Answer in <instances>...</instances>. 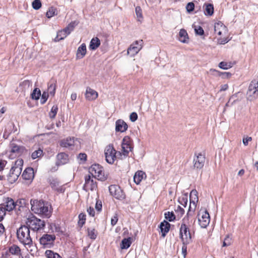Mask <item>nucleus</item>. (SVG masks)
Wrapping results in <instances>:
<instances>
[{
	"label": "nucleus",
	"mask_w": 258,
	"mask_h": 258,
	"mask_svg": "<svg viewBox=\"0 0 258 258\" xmlns=\"http://www.w3.org/2000/svg\"><path fill=\"white\" fill-rule=\"evenodd\" d=\"M31 210L35 214L48 218L51 215L49 205L41 200H31L30 201Z\"/></svg>",
	"instance_id": "nucleus-1"
},
{
	"label": "nucleus",
	"mask_w": 258,
	"mask_h": 258,
	"mask_svg": "<svg viewBox=\"0 0 258 258\" xmlns=\"http://www.w3.org/2000/svg\"><path fill=\"white\" fill-rule=\"evenodd\" d=\"M30 229L28 226L22 225L17 230V237L19 241L24 245L30 247L32 245V239Z\"/></svg>",
	"instance_id": "nucleus-2"
},
{
	"label": "nucleus",
	"mask_w": 258,
	"mask_h": 258,
	"mask_svg": "<svg viewBox=\"0 0 258 258\" xmlns=\"http://www.w3.org/2000/svg\"><path fill=\"white\" fill-rule=\"evenodd\" d=\"M23 165V160L19 159L15 161V164L12 167L8 176V180L11 183L15 182L20 176Z\"/></svg>",
	"instance_id": "nucleus-3"
},
{
	"label": "nucleus",
	"mask_w": 258,
	"mask_h": 258,
	"mask_svg": "<svg viewBox=\"0 0 258 258\" xmlns=\"http://www.w3.org/2000/svg\"><path fill=\"white\" fill-rule=\"evenodd\" d=\"M26 225L33 231H38L44 229L45 226L44 221L32 216L27 219Z\"/></svg>",
	"instance_id": "nucleus-4"
},
{
	"label": "nucleus",
	"mask_w": 258,
	"mask_h": 258,
	"mask_svg": "<svg viewBox=\"0 0 258 258\" xmlns=\"http://www.w3.org/2000/svg\"><path fill=\"white\" fill-rule=\"evenodd\" d=\"M247 98L253 101L258 97V80H253L250 83L247 91Z\"/></svg>",
	"instance_id": "nucleus-5"
},
{
	"label": "nucleus",
	"mask_w": 258,
	"mask_h": 258,
	"mask_svg": "<svg viewBox=\"0 0 258 258\" xmlns=\"http://www.w3.org/2000/svg\"><path fill=\"white\" fill-rule=\"evenodd\" d=\"M89 173L92 176L97 178L98 180H105V176L103 167L99 164H93L89 169Z\"/></svg>",
	"instance_id": "nucleus-6"
},
{
	"label": "nucleus",
	"mask_w": 258,
	"mask_h": 258,
	"mask_svg": "<svg viewBox=\"0 0 258 258\" xmlns=\"http://www.w3.org/2000/svg\"><path fill=\"white\" fill-rule=\"evenodd\" d=\"M54 234H44L39 239L40 244L44 248H50L52 247L55 240Z\"/></svg>",
	"instance_id": "nucleus-7"
},
{
	"label": "nucleus",
	"mask_w": 258,
	"mask_h": 258,
	"mask_svg": "<svg viewBox=\"0 0 258 258\" xmlns=\"http://www.w3.org/2000/svg\"><path fill=\"white\" fill-rule=\"evenodd\" d=\"M180 237L182 243H190L192 241L191 233L186 225L182 223L179 229Z\"/></svg>",
	"instance_id": "nucleus-8"
},
{
	"label": "nucleus",
	"mask_w": 258,
	"mask_h": 258,
	"mask_svg": "<svg viewBox=\"0 0 258 258\" xmlns=\"http://www.w3.org/2000/svg\"><path fill=\"white\" fill-rule=\"evenodd\" d=\"M117 151L115 150L112 144L107 145L104 150L105 159L109 164H113L116 159V154Z\"/></svg>",
	"instance_id": "nucleus-9"
},
{
	"label": "nucleus",
	"mask_w": 258,
	"mask_h": 258,
	"mask_svg": "<svg viewBox=\"0 0 258 258\" xmlns=\"http://www.w3.org/2000/svg\"><path fill=\"white\" fill-rule=\"evenodd\" d=\"M206 157L202 153H195L193 159L194 167L196 169H201L204 166Z\"/></svg>",
	"instance_id": "nucleus-10"
},
{
	"label": "nucleus",
	"mask_w": 258,
	"mask_h": 258,
	"mask_svg": "<svg viewBox=\"0 0 258 258\" xmlns=\"http://www.w3.org/2000/svg\"><path fill=\"white\" fill-rule=\"evenodd\" d=\"M143 44V40L136 41L127 49V53L131 56H134L142 49Z\"/></svg>",
	"instance_id": "nucleus-11"
},
{
	"label": "nucleus",
	"mask_w": 258,
	"mask_h": 258,
	"mask_svg": "<svg viewBox=\"0 0 258 258\" xmlns=\"http://www.w3.org/2000/svg\"><path fill=\"white\" fill-rule=\"evenodd\" d=\"M122 152L124 156H127L130 151H132L133 147L131 143V138L128 136H125L121 144Z\"/></svg>",
	"instance_id": "nucleus-12"
},
{
	"label": "nucleus",
	"mask_w": 258,
	"mask_h": 258,
	"mask_svg": "<svg viewBox=\"0 0 258 258\" xmlns=\"http://www.w3.org/2000/svg\"><path fill=\"white\" fill-rule=\"evenodd\" d=\"M198 221L202 228H206L209 224L210 218L209 213L207 210L202 212L198 214Z\"/></svg>",
	"instance_id": "nucleus-13"
},
{
	"label": "nucleus",
	"mask_w": 258,
	"mask_h": 258,
	"mask_svg": "<svg viewBox=\"0 0 258 258\" xmlns=\"http://www.w3.org/2000/svg\"><path fill=\"white\" fill-rule=\"evenodd\" d=\"M109 191L111 196L116 199L122 200L124 198V194L119 186L116 185H111L109 186Z\"/></svg>",
	"instance_id": "nucleus-14"
},
{
	"label": "nucleus",
	"mask_w": 258,
	"mask_h": 258,
	"mask_svg": "<svg viewBox=\"0 0 258 258\" xmlns=\"http://www.w3.org/2000/svg\"><path fill=\"white\" fill-rule=\"evenodd\" d=\"M48 181L51 188L54 190L60 192H64V188L63 186H60V182L57 178L50 177L48 179Z\"/></svg>",
	"instance_id": "nucleus-15"
},
{
	"label": "nucleus",
	"mask_w": 258,
	"mask_h": 258,
	"mask_svg": "<svg viewBox=\"0 0 258 258\" xmlns=\"http://www.w3.org/2000/svg\"><path fill=\"white\" fill-rule=\"evenodd\" d=\"M214 32L219 36H224L227 34V29L222 23L218 22L215 24Z\"/></svg>",
	"instance_id": "nucleus-16"
},
{
	"label": "nucleus",
	"mask_w": 258,
	"mask_h": 258,
	"mask_svg": "<svg viewBox=\"0 0 258 258\" xmlns=\"http://www.w3.org/2000/svg\"><path fill=\"white\" fill-rule=\"evenodd\" d=\"M85 182L84 187L88 190H93L97 188V183L91 178L90 175H87L85 178Z\"/></svg>",
	"instance_id": "nucleus-17"
},
{
	"label": "nucleus",
	"mask_w": 258,
	"mask_h": 258,
	"mask_svg": "<svg viewBox=\"0 0 258 258\" xmlns=\"http://www.w3.org/2000/svg\"><path fill=\"white\" fill-rule=\"evenodd\" d=\"M18 204V202L15 203L14 200L11 198H7L4 200V203L1 205H3L5 207V209L7 211H11L14 210Z\"/></svg>",
	"instance_id": "nucleus-18"
},
{
	"label": "nucleus",
	"mask_w": 258,
	"mask_h": 258,
	"mask_svg": "<svg viewBox=\"0 0 258 258\" xmlns=\"http://www.w3.org/2000/svg\"><path fill=\"white\" fill-rule=\"evenodd\" d=\"M198 202V192L196 190H192L190 194V205L187 215L189 214L192 208L191 204L194 205V209H196V203Z\"/></svg>",
	"instance_id": "nucleus-19"
},
{
	"label": "nucleus",
	"mask_w": 258,
	"mask_h": 258,
	"mask_svg": "<svg viewBox=\"0 0 258 258\" xmlns=\"http://www.w3.org/2000/svg\"><path fill=\"white\" fill-rule=\"evenodd\" d=\"M26 151L24 146H18L15 144H11V153L15 154V156H20Z\"/></svg>",
	"instance_id": "nucleus-20"
},
{
	"label": "nucleus",
	"mask_w": 258,
	"mask_h": 258,
	"mask_svg": "<svg viewBox=\"0 0 258 258\" xmlns=\"http://www.w3.org/2000/svg\"><path fill=\"white\" fill-rule=\"evenodd\" d=\"M98 93L95 90L89 87H87L85 97L87 100L89 101L94 100L98 97Z\"/></svg>",
	"instance_id": "nucleus-21"
},
{
	"label": "nucleus",
	"mask_w": 258,
	"mask_h": 258,
	"mask_svg": "<svg viewBox=\"0 0 258 258\" xmlns=\"http://www.w3.org/2000/svg\"><path fill=\"white\" fill-rule=\"evenodd\" d=\"M68 155L64 153H60L57 155L56 164L57 166L64 165L69 162Z\"/></svg>",
	"instance_id": "nucleus-22"
},
{
	"label": "nucleus",
	"mask_w": 258,
	"mask_h": 258,
	"mask_svg": "<svg viewBox=\"0 0 258 258\" xmlns=\"http://www.w3.org/2000/svg\"><path fill=\"white\" fill-rule=\"evenodd\" d=\"M128 126L123 120L118 119L115 122V131L116 132H124L127 129Z\"/></svg>",
	"instance_id": "nucleus-23"
},
{
	"label": "nucleus",
	"mask_w": 258,
	"mask_h": 258,
	"mask_svg": "<svg viewBox=\"0 0 258 258\" xmlns=\"http://www.w3.org/2000/svg\"><path fill=\"white\" fill-rule=\"evenodd\" d=\"M22 177L25 180H32L34 177L33 169L31 167L26 168L22 174Z\"/></svg>",
	"instance_id": "nucleus-24"
},
{
	"label": "nucleus",
	"mask_w": 258,
	"mask_h": 258,
	"mask_svg": "<svg viewBox=\"0 0 258 258\" xmlns=\"http://www.w3.org/2000/svg\"><path fill=\"white\" fill-rule=\"evenodd\" d=\"M170 224L166 220H164L160 224V229L162 233V236L164 237L169 231Z\"/></svg>",
	"instance_id": "nucleus-25"
},
{
	"label": "nucleus",
	"mask_w": 258,
	"mask_h": 258,
	"mask_svg": "<svg viewBox=\"0 0 258 258\" xmlns=\"http://www.w3.org/2000/svg\"><path fill=\"white\" fill-rule=\"evenodd\" d=\"M146 177V174L144 172L141 170L137 171L134 176V182L138 184L141 181Z\"/></svg>",
	"instance_id": "nucleus-26"
},
{
	"label": "nucleus",
	"mask_w": 258,
	"mask_h": 258,
	"mask_svg": "<svg viewBox=\"0 0 258 258\" xmlns=\"http://www.w3.org/2000/svg\"><path fill=\"white\" fill-rule=\"evenodd\" d=\"M75 139L74 138H67L61 141L60 143V146L65 148L70 147L74 145Z\"/></svg>",
	"instance_id": "nucleus-27"
},
{
	"label": "nucleus",
	"mask_w": 258,
	"mask_h": 258,
	"mask_svg": "<svg viewBox=\"0 0 258 258\" xmlns=\"http://www.w3.org/2000/svg\"><path fill=\"white\" fill-rule=\"evenodd\" d=\"M86 53V46L85 43H83L79 46L77 51L76 57L78 59L82 58Z\"/></svg>",
	"instance_id": "nucleus-28"
},
{
	"label": "nucleus",
	"mask_w": 258,
	"mask_h": 258,
	"mask_svg": "<svg viewBox=\"0 0 258 258\" xmlns=\"http://www.w3.org/2000/svg\"><path fill=\"white\" fill-rule=\"evenodd\" d=\"M56 81L55 80H51L48 84V93L52 96H54L56 90Z\"/></svg>",
	"instance_id": "nucleus-29"
},
{
	"label": "nucleus",
	"mask_w": 258,
	"mask_h": 258,
	"mask_svg": "<svg viewBox=\"0 0 258 258\" xmlns=\"http://www.w3.org/2000/svg\"><path fill=\"white\" fill-rule=\"evenodd\" d=\"M100 45V41L98 37L93 38L90 43L89 49L90 50H96Z\"/></svg>",
	"instance_id": "nucleus-30"
},
{
	"label": "nucleus",
	"mask_w": 258,
	"mask_h": 258,
	"mask_svg": "<svg viewBox=\"0 0 258 258\" xmlns=\"http://www.w3.org/2000/svg\"><path fill=\"white\" fill-rule=\"evenodd\" d=\"M188 39V34L184 29H180L179 32L178 40L182 43H186Z\"/></svg>",
	"instance_id": "nucleus-31"
},
{
	"label": "nucleus",
	"mask_w": 258,
	"mask_h": 258,
	"mask_svg": "<svg viewBox=\"0 0 258 258\" xmlns=\"http://www.w3.org/2000/svg\"><path fill=\"white\" fill-rule=\"evenodd\" d=\"M204 13L206 16H212L214 13V7L211 4H205L203 6Z\"/></svg>",
	"instance_id": "nucleus-32"
},
{
	"label": "nucleus",
	"mask_w": 258,
	"mask_h": 258,
	"mask_svg": "<svg viewBox=\"0 0 258 258\" xmlns=\"http://www.w3.org/2000/svg\"><path fill=\"white\" fill-rule=\"evenodd\" d=\"M131 238L128 237L127 238H124L122 240L120 243V247L121 249H127L131 245Z\"/></svg>",
	"instance_id": "nucleus-33"
},
{
	"label": "nucleus",
	"mask_w": 258,
	"mask_h": 258,
	"mask_svg": "<svg viewBox=\"0 0 258 258\" xmlns=\"http://www.w3.org/2000/svg\"><path fill=\"white\" fill-rule=\"evenodd\" d=\"M77 25V23L75 21L72 22L63 30L68 35H69Z\"/></svg>",
	"instance_id": "nucleus-34"
},
{
	"label": "nucleus",
	"mask_w": 258,
	"mask_h": 258,
	"mask_svg": "<svg viewBox=\"0 0 258 258\" xmlns=\"http://www.w3.org/2000/svg\"><path fill=\"white\" fill-rule=\"evenodd\" d=\"M45 255L47 258H62L58 253L51 250H46Z\"/></svg>",
	"instance_id": "nucleus-35"
},
{
	"label": "nucleus",
	"mask_w": 258,
	"mask_h": 258,
	"mask_svg": "<svg viewBox=\"0 0 258 258\" xmlns=\"http://www.w3.org/2000/svg\"><path fill=\"white\" fill-rule=\"evenodd\" d=\"M68 35L66 32H65L63 30L59 31L56 35V37L54 38V41L55 42L59 41L63 39L64 38H66Z\"/></svg>",
	"instance_id": "nucleus-36"
},
{
	"label": "nucleus",
	"mask_w": 258,
	"mask_h": 258,
	"mask_svg": "<svg viewBox=\"0 0 258 258\" xmlns=\"http://www.w3.org/2000/svg\"><path fill=\"white\" fill-rule=\"evenodd\" d=\"M88 236L92 240H95L97 236L98 232L94 228H88L87 229Z\"/></svg>",
	"instance_id": "nucleus-37"
},
{
	"label": "nucleus",
	"mask_w": 258,
	"mask_h": 258,
	"mask_svg": "<svg viewBox=\"0 0 258 258\" xmlns=\"http://www.w3.org/2000/svg\"><path fill=\"white\" fill-rule=\"evenodd\" d=\"M234 63L232 62L221 61L219 63V67L223 70H227L233 67Z\"/></svg>",
	"instance_id": "nucleus-38"
},
{
	"label": "nucleus",
	"mask_w": 258,
	"mask_h": 258,
	"mask_svg": "<svg viewBox=\"0 0 258 258\" xmlns=\"http://www.w3.org/2000/svg\"><path fill=\"white\" fill-rule=\"evenodd\" d=\"M31 98L34 100H38L41 96V91L38 88H35L31 93Z\"/></svg>",
	"instance_id": "nucleus-39"
},
{
	"label": "nucleus",
	"mask_w": 258,
	"mask_h": 258,
	"mask_svg": "<svg viewBox=\"0 0 258 258\" xmlns=\"http://www.w3.org/2000/svg\"><path fill=\"white\" fill-rule=\"evenodd\" d=\"M9 252L12 254H18L20 251V248L16 245H13L9 249Z\"/></svg>",
	"instance_id": "nucleus-40"
},
{
	"label": "nucleus",
	"mask_w": 258,
	"mask_h": 258,
	"mask_svg": "<svg viewBox=\"0 0 258 258\" xmlns=\"http://www.w3.org/2000/svg\"><path fill=\"white\" fill-rule=\"evenodd\" d=\"M43 153V150L40 148H39L38 150L34 151L32 153L31 157L33 159H35L42 156Z\"/></svg>",
	"instance_id": "nucleus-41"
},
{
	"label": "nucleus",
	"mask_w": 258,
	"mask_h": 258,
	"mask_svg": "<svg viewBox=\"0 0 258 258\" xmlns=\"http://www.w3.org/2000/svg\"><path fill=\"white\" fill-rule=\"evenodd\" d=\"M165 218L171 222L175 219V216L173 212H167L164 214Z\"/></svg>",
	"instance_id": "nucleus-42"
},
{
	"label": "nucleus",
	"mask_w": 258,
	"mask_h": 258,
	"mask_svg": "<svg viewBox=\"0 0 258 258\" xmlns=\"http://www.w3.org/2000/svg\"><path fill=\"white\" fill-rule=\"evenodd\" d=\"M56 15H57L56 10L53 7L50 8L46 14V16L48 18H50Z\"/></svg>",
	"instance_id": "nucleus-43"
},
{
	"label": "nucleus",
	"mask_w": 258,
	"mask_h": 258,
	"mask_svg": "<svg viewBox=\"0 0 258 258\" xmlns=\"http://www.w3.org/2000/svg\"><path fill=\"white\" fill-rule=\"evenodd\" d=\"M214 71L216 72L218 76H221L223 79L229 78L232 75V74L229 72H220L215 70Z\"/></svg>",
	"instance_id": "nucleus-44"
},
{
	"label": "nucleus",
	"mask_w": 258,
	"mask_h": 258,
	"mask_svg": "<svg viewBox=\"0 0 258 258\" xmlns=\"http://www.w3.org/2000/svg\"><path fill=\"white\" fill-rule=\"evenodd\" d=\"M58 107L56 105H53L49 112V117L51 118H54L57 112Z\"/></svg>",
	"instance_id": "nucleus-45"
},
{
	"label": "nucleus",
	"mask_w": 258,
	"mask_h": 258,
	"mask_svg": "<svg viewBox=\"0 0 258 258\" xmlns=\"http://www.w3.org/2000/svg\"><path fill=\"white\" fill-rule=\"evenodd\" d=\"M178 202L181 205L185 207L187 203V195L186 194L183 196L179 198Z\"/></svg>",
	"instance_id": "nucleus-46"
},
{
	"label": "nucleus",
	"mask_w": 258,
	"mask_h": 258,
	"mask_svg": "<svg viewBox=\"0 0 258 258\" xmlns=\"http://www.w3.org/2000/svg\"><path fill=\"white\" fill-rule=\"evenodd\" d=\"M136 14L138 21H141V19H143L142 11L140 7L137 6L135 9Z\"/></svg>",
	"instance_id": "nucleus-47"
},
{
	"label": "nucleus",
	"mask_w": 258,
	"mask_h": 258,
	"mask_svg": "<svg viewBox=\"0 0 258 258\" xmlns=\"http://www.w3.org/2000/svg\"><path fill=\"white\" fill-rule=\"evenodd\" d=\"M3 205H0V222L2 221L6 215V211H7Z\"/></svg>",
	"instance_id": "nucleus-48"
},
{
	"label": "nucleus",
	"mask_w": 258,
	"mask_h": 258,
	"mask_svg": "<svg viewBox=\"0 0 258 258\" xmlns=\"http://www.w3.org/2000/svg\"><path fill=\"white\" fill-rule=\"evenodd\" d=\"M32 7L35 10H38L41 7V3L40 0H34L32 2Z\"/></svg>",
	"instance_id": "nucleus-49"
},
{
	"label": "nucleus",
	"mask_w": 258,
	"mask_h": 258,
	"mask_svg": "<svg viewBox=\"0 0 258 258\" xmlns=\"http://www.w3.org/2000/svg\"><path fill=\"white\" fill-rule=\"evenodd\" d=\"M195 9V4L193 2H189L187 3L186 6V10L189 13L192 12Z\"/></svg>",
	"instance_id": "nucleus-50"
},
{
	"label": "nucleus",
	"mask_w": 258,
	"mask_h": 258,
	"mask_svg": "<svg viewBox=\"0 0 258 258\" xmlns=\"http://www.w3.org/2000/svg\"><path fill=\"white\" fill-rule=\"evenodd\" d=\"M232 239L229 235H227L223 242V246H227L231 244Z\"/></svg>",
	"instance_id": "nucleus-51"
},
{
	"label": "nucleus",
	"mask_w": 258,
	"mask_h": 258,
	"mask_svg": "<svg viewBox=\"0 0 258 258\" xmlns=\"http://www.w3.org/2000/svg\"><path fill=\"white\" fill-rule=\"evenodd\" d=\"M195 31L197 35L202 36L204 34V31L202 27L199 26L196 27H195Z\"/></svg>",
	"instance_id": "nucleus-52"
},
{
	"label": "nucleus",
	"mask_w": 258,
	"mask_h": 258,
	"mask_svg": "<svg viewBox=\"0 0 258 258\" xmlns=\"http://www.w3.org/2000/svg\"><path fill=\"white\" fill-rule=\"evenodd\" d=\"M48 93L45 91H44L41 95V103L42 104H44L47 101L48 97Z\"/></svg>",
	"instance_id": "nucleus-53"
},
{
	"label": "nucleus",
	"mask_w": 258,
	"mask_h": 258,
	"mask_svg": "<svg viewBox=\"0 0 258 258\" xmlns=\"http://www.w3.org/2000/svg\"><path fill=\"white\" fill-rule=\"evenodd\" d=\"M175 212L177 213V216L180 217L182 216L184 213V209L179 206H177L176 209L175 210Z\"/></svg>",
	"instance_id": "nucleus-54"
},
{
	"label": "nucleus",
	"mask_w": 258,
	"mask_h": 258,
	"mask_svg": "<svg viewBox=\"0 0 258 258\" xmlns=\"http://www.w3.org/2000/svg\"><path fill=\"white\" fill-rule=\"evenodd\" d=\"M79 223L80 224L83 225L86 220V215L83 213H81L79 215Z\"/></svg>",
	"instance_id": "nucleus-55"
},
{
	"label": "nucleus",
	"mask_w": 258,
	"mask_h": 258,
	"mask_svg": "<svg viewBox=\"0 0 258 258\" xmlns=\"http://www.w3.org/2000/svg\"><path fill=\"white\" fill-rule=\"evenodd\" d=\"M30 85L31 82L29 80H25L20 84V86L23 87L25 89L28 88Z\"/></svg>",
	"instance_id": "nucleus-56"
},
{
	"label": "nucleus",
	"mask_w": 258,
	"mask_h": 258,
	"mask_svg": "<svg viewBox=\"0 0 258 258\" xmlns=\"http://www.w3.org/2000/svg\"><path fill=\"white\" fill-rule=\"evenodd\" d=\"M102 205L101 201L100 200H97L95 205V209L98 212L101 211L102 210Z\"/></svg>",
	"instance_id": "nucleus-57"
},
{
	"label": "nucleus",
	"mask_w": 258,
	"mask_h": 258,
	"mask_svg": "<svg viewBox=\"0 0 258 258\" xmlns=\"http://www.w3.org/2000/svg\"><path fill=\"white\" fill-rule=\"evenodd\" d=\"M130 119L132 122H135L138 119V115L136 112H132L130 116Z\"/></svg>",
	"instance_id": "nucleus-58"
},
{
	"label": "nucleus",
	"mask_w": 258,
	"mask_h": 258,
	"mask_svg": "<svg viewBox=\"0 0 258 258\" xmlns=\"http://www.w3.org/2000/svg\"><path fill=\"white\" fill-rule=\"evenodd\" d=\"M188 243H182V253L184 257H185L187 253V244Z\"/></svg>",
	"instance_id": "nucleus-59"
},
{
	"label": "nucleus",
	"mask_w": 258,
	"mask_h": 258,
	"mask_svg": "<svg viewBox=\"0 0 258 258\" xmlns=\"http://www.w3.org/2000/svg\"><path fill=\"white\" fill-rule=\"evenodd\" d=\"M118 221V217L117 214H115L111 219V224L112 226H114Z\"/></svg>",
	"instance_id": "nucleus-60"
},
{
	"label": "nucleus",
	"mask_w": 258,
	"mask_h": 258,
	"mask_svg": "<svg viewBox=\"0 0 258 258\" xmlns=\"http://www.w3.org/2000/svg\"><path fill=\"white\" fill-rule=\"evenodd\" d=\"M78 158L81 161H86L87 159V155L85 153H80L78 155Z\"/></svg>",
	"instance_id": "nucleus-61"
},
{
	"label": "nucleus",
	"mask_w": 258,
	"mask_h": 258,
	"mask_svg": "<svg viewBox=\"0 0 258 258\" xmlns=\"http://www.w3.org/2000/svg\"><path fill=\"white\" fill-rule=\"evenodd\" d=\"M87 212L91 216L94 217L95 216V211L94 209L91 207L87 209Z\"/></svg>",
	"instance_id": "nucleus-62"
},
{
	"label": "nucleus",
	"mask_w": 258,
	"mask_h": 258,
	"mask_svg": "<svg viewBox=\"0 0 258 258\" xmlns=\"http://www.w3.org/2000/svg\"><path fill=\"white\" fill-rule=\"evenodd\" d=\"M7 164V161L4 160H1L0 161V171H2L4 169L6 165Z\"/></svg>",
	"instance_id": "nucleus-63"
},
{
	"label": "nucleus",
	"mask_w": 258,
	"mask_h": 258,
	"mask_svg": "<svg viewBox=\"0 0 258 258\" xmlns=\"http://www.w3.org/2000/svg\"><path fill=\"white\" fill-rule=\"evenodd\" d=\"M9 250L4 251L2 253V258H10V254Z\"/></svg>",
	"instance_id": "nucleus-64"
}]
</instances>
